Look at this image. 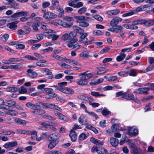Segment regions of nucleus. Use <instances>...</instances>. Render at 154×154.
<instances>
[{"label":"nucleus","instance_id":"f257e3e1","mask_svg":"<svg viewBox=\"0 0 154 154\" xmlns=\"http://www.w3.org/2000/svg\"><path fill=\"white\" fill-rule=\"evenodd\" d=\"M53 90L51 88H44V91L46 94L45 95V98L48 100L52 99L57 96V94L53 92Z\"/></svg>","mask_w":154,"mask_h":154},{"label":"nucleus","instance_id":"f03ea898","mask_svg":"<svg viewBox=\"0 0 154 154\" xmlns=\"http://www.w3.org/2000/svg\"><path fill=\"white\" fill-rule=\"evenodd\" d=\"M123 98L129 100H132L138 103H139L140 102L137 98L136 97L131 93L128 94L125 92V94L123 96Z\"/></svg>","mask_w":154,"mask_h":154},{"label":"nucleus","instance_id":"7ed1b4c3","mask_svg":"<svg viewBox=\"0 0 154 154\" xmlns=\"http://www.w3.org/2000/svg\"><path fill=\"white\" fill-rule=\"evenodd\" d=\"M17 143L16 141H13L8 142L3 145V146L5 149L11 150L13 149V147L17 145Z\"/></svg>","mask_w":154,"mask_h":154},{"label":"nucleus","instance_id":"20e7f679","mask_svg":"<svg viewBox=\"0 0 154 154\" xmlns=\"http://www.w3.org/2000/svg\"><path fill=\"white\" fill-rule=\"evenodd\" d=\"M53 113L56 116H57L59 119L63 121H68L69 119V118L67 116L63 115L61 113L57 111L54 110L53 111Z\"/></svg>","mask_w":154,"mask_h":154},{"label":"nucleus","instance_id":"39448f33","mask_svg":"<svg viewBox=\"0 0 154 154\" xmlns=\"http://www.w3.org/2000/svg\"><path fill=\"white\" fill-rule=\"evenodd\" d=\"M43 17L45 19L50 20L56 18L57 15L52 12H47L43 14Z\"/></svg>","mask_w":154,"mask_h":154},{"label":"nucleus","instance_id":"423d86ee","mask_svg":"<svg viewBox=\"0 0 154 154\" xmlns=\"http://www.w3.org/2000/svg\"><path fill=\"white\" fill-rule=\"evenodd\" d=\"M142 11V8L141 7H139L137 8L135 10H131L130 12L124 14L122 15V17H126L128 16H131L135 14L137 12L140 11Z\"/></svg>","mask_w":154,"mask_h":154},{"label":"nucleus","instance_id":"0eeeda50","mask_svg":"<svg viewBox=\"0 0 154 154\" xmlns=\"http://www.w3.org/2000/svg\"><path fill=\"white\" fill-rule=\"evenodd\" d=\"M122 19L118 17H116L113 18L110 22V25L113 27L116 26L120 22H121Z\"/></svg>","mask_w":154,"mask_h":154},{"label":"nucleus","instance_id":"6e6552de","mask_svg":"<svg viewBox=\"0 0 154 154\" xmlns=\"http://www.w3.org/2000/svg\"><path fill=\"white\" fill-rule=\"evenodd\" d=\"M29 13L26 11H20L16 12L11 16V17L14 19L22 16H28Z\"/></svg>","mask_w":154,"mask_h":154},{"label":"nucleus","instance_id":"1a4fd4ad","mask_svg":"<svg viewBox=\"0 0 154 154\" xmlns=\"http://www.w3.org/2000/svg\"><path fill=\"white\" fill-rule=\"evenodd\" d=\"M60 135L57 133H54L50 134L48 137V139L49 141H58L60 138Z\"/></svg>","mask_w":154,"mask_h":154},{"label":"nucleus","instance_id":"9d476101","mask_svg":"<svg viewBox=\"0 0 154 154\" xmlns=\"http://www.w3.org/2000/svg\"><path fill=\"white\" fill-rule=\"evenodd\" d=\"M58 90L66 94H72L74 93L73 89L67 87L60 88H59Z\"/></svg>","mask_w":154,"mask_h":154},{"label":"nucleus","instance_id":"9b49d317","mask_svg":"<svg viewBox=\"0 0 154 154\" xmlns=\"http://www.w3.org/2000/svg\"><path fill=\"white\" fill-rule=\"evenodd\" d=\"M128 134L131 136H136L138 134L137 129L134 127H129Z\"/></svg>","mask_w":154,"mask_h":154},{"label":"nucleus","instance_id":"f8f14e48","mask_svg":"<svg viewBox=\"0 0 154 154\" xmlns=\"http://www.w3.org/2000/svg\"><path fill=\"white\" fill-rule=\"evenodd\" d=\"M27 72V76L32 79L36 78L38 75L37 73L33 71L32 70L30 69H28Z\"/></svg>","mask_w":154,"mask_h":154},{"label":"nucleus","instance_id":"ddd939ff","mask_svg":"<svg viewBox=\"0 0 154 154\" xmlns=\"http://www.w3.org/2000/svg\"><path fill=\"white\" fill-rule=\"evenodd\" d=\"M41 28L44 30L45 31L46 33H49L52 32H54V31L52 29H47V24L44 22L40 23Z\"/></svg>","mask_w":154,"mask_h":154},{"label":"nucleus","instance_id":"4468645a","mask_svg":"<svg viewBox=\"0 0 154 154\" xmlns=\"http://www.w3.org/2000/svg\"><path fill=\"white\" fill-rule=\"evenodd\" d=\"M26 107L34 110L40 106L38 103L34 104L30 102L26 103Z\"/></svg>","mask_w":154,"mask_h":154},{"label":"nucleus","instance_id":"2eb2a0df","mask_svg":"<svg viewBox=\"0 0 154 154\" xmlns=\"http://www.w3.org/2000/svg\"><path fill=\"white\" fill-rule=\"evenodd\" d=\"M79 76H81L80 77V79L77 82V84L79 85H86L88 82L85 79L82 75H81V74L79 75Z\"/></svg>","mask_w":154,"mask_h":154},{"label":"nucleus","instance_id":"dca6fc26","mask_svg":"<svg viewBox=\"0 0 154 154\" xmlns=\"http://www.w3.org/2000/svg\"><path fill=\"white\" fill-rule=\"evenodd\" d=\"M90 141L95 144L98 146H102L103 144V141L96 139L94 137L91 138L90 139Z\"/></svg>","mask_w":154,"mask_h":154},{"label":"nucleus","instance_id":"f3484780","mask_svg":"<svg viewBox=\"0 0 154 154\" xmlns=\"http://www.w3.org/2000/svg\"><path fill=\"white\" fill-rule=\"evenodd\" d=\"M78 121L79 123L82 125H86L88 123V121L85 119L84 116H80L78 118Z\"/></svg>","mask_w":154,"mask_h":154},{"label":"nucleus","instance_id":"a211bd4d","mask_svg":"<svg viewBox=\"0 0 154 154\" xmlns=\"http://www.w3.org/2000/svg\"><path fill=\"white\" fill-rule=\"evenodd\" d=\"M32 113L35 115H41L45 114L46 112L44 109H36L32 111Z\"/></svg>","mask_w":154,"mask_h":154},{"label":"nucleus","instance_id":"6ab92c4d","mask_svg":"<svg viewBox=\"0 0 154 154\" xmlns=\"http://www.w3.org/2000/svg\"><path fill=\"white\" fill-rule=\"evenodd\" d=\"M69 136L72 141H75L77 139V135L76 132L73 131V129H72L70 131Z\"/></svg>","mask_w":154,"mask_h":154},{"label":"nucleus","instance_id":"aec40b11","mask_svg":"<svg viewBox=\"0 0 154 154\" xmlns=\"http://www.w3.org/2000/svg\"><path fill=\"white\" fill-rule=\"evenodd\" d=\"M120 12V11L119 9H116L115 10L108 11L106 12V14L109 15H117Z\"/></svg>","mask_w":154,"mask_h":154},{"label":"nucleus","instance_id":"412c9836","mask_svg":"<svg viewBox=\"0 0 154 154\" xmlns=\"http://www.w3.org/2000/svg\"><path fill=\"white\" fill-rule=\"evenodd\" d=\"M109 142L111 145L114 147L117 146L119 143L118 139L114 137L110 138Z\"/></svg>","mask_w":154,"mask_h":154},{"label":"nucleus","instance_id":"4be33fe9","mask_svg":"<svg viewBox=\"0 0 154 154\" xmlns=\"http://www.w3.org/2000/svg\"><path fill=\"white\" fill-rule=\"evenodd\" d=\"M18 23V21H15L7 24V26L8 27L12 29H15L17 28L16 24Z\"/></svg>","mask_w":154,"mask_h":154},{"label":"nucleus","instance_id":"5701e85b","mask_svg":"<svg viewBox=\"0 0 154 154\" xmlns=\"http://www.w3.org/2000/svg\"><path fill=\"white\" fill-rule=\"evenodd\" d=\"M88 33L85 32L84 33L81 35L80 37V39L79 40V42L81 43H83L85 41L88 40V39L86 37L88 35Z\"/></svg>","mask_w":154,"mask_h":154},{"label":"nucleus","instance_id":"b1692460","mask_svg":"<svg viewBox=\"0 0 154 154\" xmlns=\"http://www.w3.org/2000/svg\"><path fill=\"white\" fill-rule=\"evenodd\" d=\"M43 38V36L42 35L38 34L37 35V40H31L29 41L32 43H37L42 39Z\"/></svg>","mask_w":154,"mask_h":154},{"label":"nucleus","instance_id":"393cba45","mask_svg":"<svg viewBox=\"0 0 154 154\" xmlns=\"http://www.w3.org/2000/svg\"><path fill=\"white\" fill-rule=\"evenodd\" d=\"M22 64L21 63H18L16 64L11 65V69H20L22 67Z\"/></svg>","mask_w":154,"mask_h":154},{"label":"nucleus","instance_id":"a878e982","mask_svg":"<svg viewBox=\"0 0 154 154\" xmlns=\"http://www.w3.org/2000/svg\"><path fill=\"white\" fill-rule=\"evenodd\" d=\"M48 146V149H51L54 148L57 144L58 141H50Z\"/></svg>","mask_w":154,"mask_h":154},{"label":"nucleus","instance_id":"bb28decb","mask_svg":"<svg viewBox=\"0 0 154 154\" xmlns=\"http://www.w3.org/2000/svg\"><path fill=\"white\" fill-rule=\"evenodd\" d=\"M5 112L7 114L14 116H16L18 114L17 112L16 111L10 109L5 110Z\"/></svg>","mask_w":154,"mask_h":154},{"label":"nucleus","instance_id":"cd10ccee","mask_svg":"<svg viewBox=\"0 0 154 154\" xmlns=\"http://www.w3.org/2000/svg\"><path fill=\"white\" fill-rule=\"evenodd\" d=\"M81 75H82L85 79L86 80L91 78L93 75L92 73H86V72L81 73Z\"/></svg>","mask_w":154,"mask_h":154},{"label":"nucleus","instance_id":"c85d7f7f","mask_svg":"<svg viewBox=\"0 0 154 154\" xmlns=\"http://www.w3.org/2000/svg\"><path fill=\"white\" fill-rule=\"evenodd\" d=\"M73 24V22L67 23L61 20V25L60 26L65 28H70L72 26Z\"/></svg>","mask_w":154,"mask_h":154},{"label":"nucleus","instance_id":"c756f323","mask_svg":"<svg viewBox=\"0 0 154 154\" xmlns=\"http://www.w3.org/2000/svg\"><path fill=\"white\" fill-rule=\"evenodd\" d=\"M86 125V128L90 130H92L95 133L97 134L98 133V131L93 126L91 125L88 124Z\"/></svg>","mask_w":154,"mask_h":154},{"label":"nucleus","instance_id":"7c9ffc66","mask_svg":"<svg viewBox=\"0 0 154 154\" xmlns=\"http://www.w3.org/2000/svg\"><path fill=\"white\" fill-rule=\"evenodd\" d=\"M8 5L11 6V8L14 10L17 9L19 7L18 3L13 2L12 3L8 4Z\"/></svg>","mask_w":154,"mask_h":154},{"label":"nucleus","instance_id":"2f4dec72","mask_svg":"<svg viewBox=\"0 0 154 154\" xmlns=\"http://www.w3.org/2000/svg\"><path fill=\"white\" fill-rule=\"evenodd\" d=\"M10 64H14L16 62H20L21 61V59L18 58L12 57L9 59Z\"/></svg>","mask_w":154,"mask_h":154},{"label":"nucleus","instance_id":"473e14b6","mask_svg":"<svg viewBox=\"0 0 154 154\" xmlns=\"http://www.w3.org/2000/svg\"><path fill=\"white\" fill-rule=\"evenodd\" d=\"M40 23L39 22H38L36 23H33L32 25V27L33 30L36 32H38L39 29L38 27L40 26Z\"/></svg>","mask_w":154,"mask_h":154},{"label":"nucleus","instance_id":"72a5a7b5","mask_svg":"<svg viewBox=\"0 0 154 154\" xmlns=\"http://www.w3.org/2000/svg\"><path fill=\"white\" fill-rule=\"evenodd\" d=\"M97 69L98 70L97 72V74L98 75H100L105 73L107 70L104 68L99 67H97Z\"/></svg>","mask_w":154,"mask_h":154},{"label":"nucleus","instance_id":"f704fd0d","mask_svg":"<svg viewBox=\"0 0 154 154\" xmlns=\"http://www.w3.org/2000/svg\"><path fill=\"white\" fill-rule=\"evenodd\" d=\"M78 39L77 38H74L70 40L67 44L69 48H71L73 47V44L75 43L78 41Z\"/></svg>","mask_w":154,"mask_h":154},{"label":"nucleus","instance_id":"c9c22d12","mask_svg":"<svg viewBox=\"0 0 154 154\" xmlns=\"http://www.w3.org/2000/svg\"><path fill=\"white\" fill-rule=\"evenodd\" d=\"M74 18L76 20V22L79 23L85 20V17L83 16H75L74 17Z\"/></svg>","mask_w":154,"mask_h":154},{"label":"nucleus","instance_id":"e433bc0d","mask_svg":"<svg viewBox=\"0 0 154 154\" xmlns=\"http://www.w3.org/2000/svg\"><path fill=\"white\" fill-rule=\"evenodd\" d=\"M53 50V48L52 47H49L40 50V52L42 54H44L48 52L52 51Z\"/></svg>","mask_w":154,"mask_h":154},{"label":"nucleus","instance_id":"4c0bfd02","mask_svg":"<svg viewBox=\"0 0 154 154\" xmlns=\"http://www.w3.org/2000/svg\"><path fill=\"white\" fill-rule=\"evenodd\" d=\"M90 52H82L80 54L79 56L83 58H87L88 57H91L92 56L90 55Z\"/></svg>","mask_w":154,"mask_h":154},{"label":"nucleus","instance_id":"58836bf2","mask_svg":"<svg viewBox=\"0 0 154 154\" xmlns=\"http://www.w3.org/2000/svg\"><path fill=\"white\" fill-rule=\"evenodd\" d=\"M42 117L44 119H48L51 121H55L56 120V119L55 118L47 114H45L43 115Z\"/></svg>","mask_w":154,"mask_h":154},{"label":"nucleus","instance_id":"ea45409f","mask_svg":"<svg viewBox=\"0 0 154 154\" xmlns=\"http://www.w3.org/2000/svg\"><path fill=\"white\" fill-rule=\"evenodd\" d=\"M70 39V38L68 33H65L63 34L62 36L61 40L63 41H68Z\"/></svg>","mask_w":154,"mask_h":154},{"label":"nucleus","instance_id":"a19ab883","mask_svg":"<svg viewBox=\"0 0 154 154\" xmlns=\"http://www.w3.org/2000/svg\"><path fill=\"white\" fill-rule=\"evenodd\" d=\"M126 55L124 53H121L117 57L116 60L118 61H120L123 60L125 57Z\"/></svg>","mask_w":154,"mask_h":154},{"label":"nucleus","instance_id":"79ce46f5","mask_svg":"<svg viewBox=\"0 0 154 154\" xmlns=\"http://www.w3.org/2000/svg\"><path fill=\"white\" fill-rule=\"evenodd\" d=\"M61 20L58 19H56L52 20L51 22V23L56 26L58 25H61Z\"/></svg>","mask_w":154,"mask_h":154},{"label":"nucleus","instance_id":"37998d69","mask_svg":"<svg viewBox=\"0 0 154 154\" xmlns=\"http://www.w3.org/2000/svg\"><path fill=\"white\" fill-rule=\"evenodd\" d=\"M31 132L30 134H31V137L33 140H36L37 137V133L36 131H30Z\"/></svg>","mask_w":154,"mask_h":154},{"label":"nucleus","instance_id":"c03bdc74","mask_svg":"<svg viewBox=\"0 0 154 154\" xmlns=\"http://www.w3.org/2000/svg\"><path fill=\"white\" fill-rule=\"evenodd\" d=\"M86 10L87 8L85 7H83L78 10V14L79 15L85 13Z\"/></svg>","mask_w":154,"mask_h":154},{"label":"nucleus","instance_id":"a18cd8bd","mask_svg":"<svg viewBox=\"0 0 154 154\" xmlns=\"http://www.w3.org/2000/svg\"><path fill=\"white\" fill-rule=\"evenodd\" d=\"M63 19L66 21L69 22V23L73 22L74 21V17L66 16L63 17Z\"/></svg>","mask_w":154,"mask_h":154},{"label":"nucleus","instance_id":"49530a36","mask_svg":"<svg viewBox=\"0 0 154 154\" xmlns=\"http://www.w3.org/2000/svg\"><path fill=\"white\" fill-rule=\"evenodd\" d=\"M14 121L17 123L19 124H23L24 125H26V121L20 119L18 118H17L14 119Z\"/></svg>","mask_w":154,"mask_h":154},{"label":"nucleus","instance_id":"de8ad7c7","mask_svg":"<svg viewBox=\"0 0 154 154\" xmlns=\"http://www.w3.org/2000/svg\"><path fill=\"white\" fill-rule=\"evenodd\" d=\"M154 24V20H145V26H152Z\"/></svg>","mask_w":154,"mask_h":154},{"label":"nucleus","instance_id":"09e8293b","mask_svg":"<svg viewBox=\"0 0 154 154\" xmlns=\"http://www.w3.org/2000/svg\"><path fill=\"white\" fill-rule=\"evenodd\" d=\"M59 37V35L56 34H51L48 36V38H51L52 41H55Z\"/></svg>","mask_w":154,"mask_h":154},{"label":"nucleus","instance_id":"8fccbe9b","mask_svg":"<svg viewBox=\"0 0 154 154\" xmlns=\"http://www.w3.org/2000/svg\"><path fill=\"white\" fill-rule=\"evenodd\" d=\"M11 134H14L15 132L11 131H6L0 132V134H3L5 135H10Z\"/></svg>","mask_w":154,"mask_h":154},{"label":"nucleus","instance_id":"3c124183","mask_svg":"<svg viewBox=\"0 0 154 154\" xmlns=\"http://www.w3.org/2000/svg\"><path fill=\"white\" fill-rule=\"evenodd\" d=\"M17 132L19 133L22 134H30L31 132L29 131H25L21 129L17 130Z\"/></svg>","mask_w":154,"mask_h":154},{"label":"nucleus","instance_id":"603ef678","mask_svg":"<svg viewBox=\"0 0 154 154\" xmlns=\"http://www.w3.org/2000/svg\"><path fill=\"white\" fill-rule=\"evenodd\" d=\"M47 135L46 133H43L40 137H38L36 139V140L40 141L46 138Z\"/></svg>","mask_w":154,"mask_h":154},{"label":"nucleus","instance_id":"864d4df0","mask_svg":"<svg viewBox=\"0 0 154 154\" xmlns=\"http://www.w3.org/2000/svg\"><path fill=\"white\" fill-rule=\"evenodd\" d=\"M150 89L149 87L145 88H140L141 94H147L148 91H149Z\"/></svg>","mask_w":154,"mask_h":154},{"label":"nucleus","instance_id":"5fc2aeb1","mask_svg":"<svg viewBox=\"0 0 154 154\" xmlns=\"http://www.w3.org/2000/svg\"><path fill=\"white\" fill-rule=\"evenodd\" d=\"M79 25L80 26L82 27H88L89 26V24L87 22L83 21H81V22L79 23Z\"/></svg>","mask_w":154,"mask_h":154},{"label":"nucleus","instance_id":"6e6d98bb","mask_svg":"<svg viewBox=\"0 0 154 154\" xmlns=\"http://www.w3.org/2000/svg\"><path fill=\"white\" fill-rule=\"evenodd\" d=\"M141 80L140 79H139L138 80L135 82H134L133 84L139 87H140L143 86V85L140 83L141 82Z\"/></svg>","mask_w":154,"mask_h":154},{"label":"nucleus","instance_id":"4d7b16f0","mask_svg":"<svg viewBox=\"0 0 154 154\" xmlns=\"http://www.w3.org/2000/svg\"><path fill=\"white\" fill-rule=\"evenodd\" d=\"M7 103L11 106H14L16 105L15 101L12 100H6Z\"/></svg>","mask_w":154,"mask_h":154},{"label":"nucleus","instance_id":"13d9d810","mask_svg":"<svg viewBox=\"0 0 154 154\" xmlns=\"http://www.w3.org/2000/svg\"><path fill=\"white\" fill-rule=\"evenodd\" d=\"M36 64L38 66L44 67L47 65V63L45 62H38L36 63Z\"/></svg>","mask_w":154,"mask_h":154},{"label":"nucleus","instance_id":"bf43d9fd","mask_svg":"<svg viewBox=\"0 0 154 154\" xmlns=\"http://www.w3.org/2000/svg\"><path fill=\"white\" fill-rule=\"evenodd\" d=\"M25 58H26L29 60H35L38 61V58L34 57L33 56L29 55H26L25 57Z\"/></svg>","mask_w":154,"mask_h":154},{"label":"nucleus","instance_id":"052dcab7","mask_svg":"<svg viewBox=\"0 0 154 154\" xmlns=\"http://www.w3.org/2000/svg\"><path fill=\"white\" fill-rule=\"evenodd\" d=\"M97 153L99 154H108V152L105 149L102 148L97 151Z\"/></svg>","mask_w":154,"mask_h":154},{"label":"nucleus","instance_id":"680f3d73","mask_svg":"<svg viewBox=\"0 0 154 154\" xmlns=\"http://www.w3.org/2000/svg\"><path fill=\"white\" fill-rule=\"evenodd\" d=\"M52 57L57 59L60 61H62L63 60V58L60 57V56L57 55L54 53H52L51 55Z\"/></svg>","mask_w":154,"mask_h":154},{"label":"nucleus","instance_id":"e2e57ef3","mask_svg":"<svg viewBox=\"0 0 154 154\" xmlns=\"http://www.w3.org/2000/svg\"><path fill=\"white\" fill-rule=\"evenodd\" d=\"M52 5L57 7L59 5V0H51Z\"/></svg>","mask_w":154,"mask_h":154},{"label":"nucleus","instance_id":"0e129e2a","mask_svg":"<svg viewBox=\"0 0 154 154\" xmlns=\"http://www.w3.org/2000/svg\"><path fill=\"white\" fill-rule=\"evenodd\" d=\"M87 138V136L84 133H82L81 134L79 137V139L80 140H83Z\"/></svg>","mask_w":154,"mask_h":154},{"label":"nucleus","instance_id":"69168bd1","mask_svg":"<svg viewBox=\"0 0 154 154\" xmlns=\"http://www.w3.org/2000/svg\"><path fill=\"white\" fill-rule=\"evenodd\" d=\"M9 35L8 34L4 35L1 37V40L3 42H5L8 38Z\"/></svg>","mask_w":154,"mask_h":154},{"label":"nucleus","instance_id":"338daca9","mask_svg":"<svg viewBox=\"0 0 154 154\" xmlns=\"http://www.w3.org/2000/svg\"><path fill=\"white\" fill-rule=\"evenodd\" d=\"M153 68V66L151 65L147 67L145 69L143 70V73H146L147 72L152 70Z\"/></svg>","mask_w":154,"mask_h":154},{"label":"nucleus","instance_id":"774afa93","mask_svg":"<svg viewBox=\"0 0 154 154\" xmlns=\"http://www.w3.org/2000/svg\"><path fill=\"white\" fill-rule=\"evenodd\" d=\"M110 48L109 47H105L100 51V53L101 54H103L108 52L110 50Z\"/></svg>","mask_w":154,"mask_h":154}]
</instances>
